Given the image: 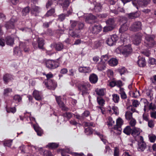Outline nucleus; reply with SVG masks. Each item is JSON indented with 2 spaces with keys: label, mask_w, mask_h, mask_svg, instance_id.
Segmentation results:
<instances>
[{
  "label": "nucleus",
  "mask_w": 156,
  "mask_h": 156,
  "mask_svg": "<svg viewBox=\"0 0 156 156\" xmlns=\"http://www.w3.org/2000/svg\"><path fill=\"white\" fill-rule=\"evenodd\" d=\"M97 69L99 71H102L105 69L106 64L105 62L103 61H101L97 66Z\"/></svg>",
  "instance_id": "f3484780"
},
{
  "label": "nucleus",
  "mask_w": 156,
  "mask_h": 156,
  "mask_svg": "<svg viewBox=\"0 0 156 156\" xmlns=\"http://www.w3.org/2000/svg\"><path fill=\"white\" fill-rule=\"evenodd\" d=\"M55 98L56 101L59 107L63 106L64 103L62 101L61 97L60 96H55Z\"/></svg>",
  "instance_id": "f704fd0d"
},
{
  "label": "nucleus",
  "mask_w": 156,
  "mask_h": 156,
  "mask_svg": "<svg viewBox=\"0 0 156 156\" xmlns=\"http://www.w3.org/2000/svg\"><path fill=\"white\" fill-rule=\"evenodd\" d=\"M90 114V112L89 111L85 110L81 115L77 112H76L73 115L74 117L76 119L79 121L82 122L84 120L85 118L89 116Z\"/></svg>",
  "instance_id": "1a4fd4ad"
},
{
  "label": "nucleus",
  "mask_w": 156,
  "mask_h": 156,
  "mask_svg": "<svg viewBox=\"0 0 156 156\" xmlns=\"http://www.w3.org/2000/svg\"><path fill=\"white\" fill-rule=\"evenodd\" d=\"M102 6L100 3H97L94 6V10L96 12H98L101 11Z\"/></svg>",
  "instance_id": "58836bf2"
},
{
  "label": "nucleus",
  "mask_w": 156,
  "mask_h": 156,
  "mask_svg": "<svg viewBox=\"0 0 156 156\" xmlns=\"http://www.w3.org/2000/svg\"><path fill=\"white\" fill-rule=\"evenodd\" d=\"M127 109L129 110H130V111H131L130 112V111H128L126 112L125 114L126 119L127 120H129L133 118V113L135 112L136 109L135 108H134L132 106H130L128 107Z\"/></svg>",
  "instance_id": "ddd939ff"
},
{
  "label": "nucleus",
  "mask_w": 156,
  "mask_h": 156,
  "mask_svg": "<svg viewBox=\"0 0 156 156\" xmlns=\"http://www.w3.org/2000/svg\"><path fill=\"white\" fill-rule=\"evenodd\" d=\"M115 27H112V26L107 25L104 27L103 31L104 32H108L112 30Z\"/></svg>",
  "instance_id": "a18cd8bd"
},
{
  "label": "nucleus",
  "mask_w": 156,
  "mask_h": 156,
  "mask_svg": "<svg viewBox=\"0 0 156 156\" xmlns=\"http://www.w3.org/2000/svg\"><path fill=\"white\" fill-rule=\"evenodd\" d=\"M54 47L56 51H59L63 48L64 45L62 43L58 42L55 43L54 44Z\"/></svg>",
  "instance_id": "5701e85b"
},
{
  "label": "nucleus",
  "mask_w": 156,
  "mask_h": 156,
  "mask_svg": "<svg viewBox=\"0 0 156 156\" xmlns=\"http://www.w3.org/2000/svg\"><path fill=\"white\" fill-rule=\"evenodd\" d=\"M73 30L71 29L69 31L70 36L74 38L79 37V31Z\"/></svg>",
  "instance_id": "b1692460"
},
{
  "label": "nucleus",
  "mask_w": 156,
  "mask_h": 156,
  "mask_svg": "<svg viewBox=\"0 0 156 156\" xmlns=\"http://www.w3.org/2000/svg\"><path fill=\"white\" fill-rule=\"evenodd\" d=\"M5 41L7 44L12 46L14 43V39L10 36H8L5 38Z\"/></svg>",
  "instance_id": "6ab92c4d"
},
{
  "label": "nucleus",
  "mask_w": 156,
  "mask_h": 156,
  "mask_svg": "<svg viewBox=\"0 0 156 156\" xmlns=\"http://www.w3.org/2000/svg\"><path fill=\"white\" fill-rule=\"evenodd\" d=\"M44 156H53L51 152L49 150H45L43 153Z\"/></svg>",
  "instance_id": "052dcab7"
},
{
  "label": "nucleus",
  "mask_w": 156,
  "mask_h": 156,
  "mask_svg": "<svg viewBox=\"0 0 156 156\" xmlns=\"http://www.w3.org/2000/svg\"><path fill=\"white\" fill-rule=\"evenodd\" d=\"M38 47L40 49H42L44 44V40L41 38H38L37 40Z\"/></svg>",
  "instance_id": "a878e982"
},
{
  "label": "nucleus",
  "mask_w": 156,
  "mask_h": 156,
  "mask_svg": "<svg viewBox=\"0 0 156 156\" xmlns=\"http://www.w3.org/2000/svg\"><path fill=\"white\" fill-rule=\"evenodd\" d=\"M97 103L100 105L99 106H103L105 104V101L102 98L97 97Z\"/></svg>",
  "instance_id": "c9c22d12"
},
{
  "label": "nucleus",
  "mask_w": 156,
  "mask_h": 156,
  "mask_svg": "<svg viewBox=\"0 0 156 156\" xmlns=\"http://www.w3.org/2000/svg\"><path fill=\"white\" fill-rule=\"evenodd\" d=\"M12 140H6L4 142L3 144L5 146L10 147L12 145Z\"/></svg>",
  "instance_id": "de8ad7c7"
},
{
  "label": "nucleus",
  "mask_w": 156,
  "mask_h": 156,
  "mask_svg": "<svg viewBox=\"0 0 156 156\" xmlns=\"http://www.w3.org/2000/svg\"><path fill=\"white\" fill-rule=\"evenodd\" d=\"M97 134L99 136L101 140L103 142L104 144H105L106 143L107 140L104 138L102 134H101L100 133H97Z\"/></svg>",
  "instance_id": "680f3d73"
},
{
  "label": "nucleus",
  "mask_w": 156,
  "mask_h": 156,
  "mask_svg": "<svg viewBox=\"0 0 156 156\" xmlns=\"http://www.w3.org/2000/svg\"><path fill=\"white\" fill-rule=\"evenodd\" d=\"M119 150L117 147L114 148V156H119Z\"/></svg>",
  "instance_id": "338daca9"
},
{
  "label": "nucleus",
  "mask_w": 156,
  "mask_h": 156,
  "mask_svg": "<svg viewBox=\"0 0 156 156\" xmlns=\"http://www.w3.org/2000/svg\"><path fill=\"white\" fill-rule=\"evenodd\" d=\"M12 19L7 22L5 24V26L7 29H13L14 28V21H13Z\"/></svg>",
  "instance_id": "4be33fe9"
},
{
  "label": "nucleus",
  "mask_w": 156,
  "mask_h": 156,
  "mask_svg": "<svg viewBox=\"0 0 156 156\" xmlns=\"http://www.w3.org/2000/svg\"><path fill=\"white\" fill-rule=\"evenodd\" d=\"M59 146V144L55 143H50L46 146V147H48L50 149H55Z\"/></svg>",
  "instance_id": "473e14b6"
},
{
  "label": "nucleus",
  "mask_w": 156,
  "mask_h": 156,
  "mask_svg": "<svg viewBox=\"0 0 156 156\" xmlns=\"http://www.w3.org/2000/svg\"><path fill=\"white\" fill-rule=\"evenodd\" d=\"M123 121L122 119L120 118H118L116 121V124L117 125L119 126L120 128H121V127L122 125L123 124Z\"/></svg>",
  "instance_id": "3c124183"
},
{
  "label": "nucleus",
  "mask_w": 156,
  "mask_h": 156,
  "mask_svg": "<svg viewBox=\"0 0 156 156\" xmlns=\"http://www.w3.org/2000/svg\"><path fill=\"white\" fill-rule=\"evenodd\" d=\"M30 9L31 14L32 16H38L40 12V7L34 4H31Z\"/></svg>",
  "instance_id": "9d476101"
},
{
  "label": "nucleus",
  "mask_w": 156,
  "mask_h": 156,
  "mask_svg": "<svg viewBox=\"0 0 156 156\" xmlns=\"http://www.w3.org/2000/svg\"><path fill=\"white\" fill-rule=\"evenodd\" d=\"M129 30L133 31H136V22H134L129 27Z\"/></svg>",
  "instance_id": "603ef678"
},
{
  "label": "nucleus",
  "mask_w": 156,
  "mask_h": 156,
  "mask_svg": "<svg viewBox=\"0 0 156 156\" xmlns=\"http://www.w3.org/2000/svg\"><path fill=\"white\" fill-rule=\"evenodd\" d=\"M30 11V9L29 6H26L23 9L22 11V15L26 16L29 13Z\"/></svg>",
  "instance_id": "7c9ffc66"
},
{
  "label": "nucleus",
  "mask_w": 156,
  "mask_h": 156,
  "mask_svg": "<svg viewBox=\"0 0 156 156\" xmlns=\"http://www.w3.org/2000/svg\"><path fill=\"white\" fill-rule=\"evenodd\" d=\"M43 75L45 76L46 77V79H45L44 81L46 82L52 80L51 78L53 77V75L51 72L47 74L45 73H43Z\"/></svg>",
  "instance_id": "2f4dec72"
},
{
  "label": "nucleus",
  "mask_w": 156,
  "mask_h": 156,
  "mask_svg": "<svg viewBox=\"0 0 156 156\" xmlns=\"http://www.w3.org/2000/svg\"><path fill=\"white\" fill-rule=\"evenodd\" d=\"M128 29V27L126 24H124L121 26L119 29V31L120 33L124 32Z\"/></svg>",
  "instance_id": "c03bdc74"
},
{
  "label": "nucleus",
  "mask_w": 156,
  "mask_h": 156,
  "mask_svg": "<svg viewBox=\"0 0 156 156\" xmlns=\"http://www.w3.org/2000/svg\"><path fill=\"white\" fill-rule=\"evenodd\" d=\"M118 71L120 75H122V74H124L126 73L127 71V70L125 67H122L119 69H118Z\"/></svg>",
  "instance_id": "8fccbe9b"
},
{
  "label": "nucleus",
  "mask_w": 156,
  "mask_h": 156,
  "mask_svg": "<svg viewBox=\"0 0 156 156\" xmlns=\"http://www.w3.org/2000/svg\"><path fill=\"white\" fill-rule=\"evenodd\" d=\"M55 12L54 9L52 8L48 11L46 14L44 16L43 18L48 17L50 16H51Z\"/></svg>",
  "instance_id": "72a5a7b5"
},
{
  "label": "nucleus",
  "mask_w": 156,
  "mask_h": 156,
  "mask_svg": "<svg viewBox=\"0 0 156 156\" xmlns=\"http://www.w3.org/2000/svg\"><path fill=\"white\" fill-rule=\"evenodd\" d=\"M118 39V37L115 35H113L108 37L106 41V43L108 45L112 46L115 45Z\"/></svg>",
  "instance_id": "9b49d317"
},
{
  "label": "nucleus",
  "mask_w": 156,
  "mask_h": 156,
  "mask_svg": "<svg viewBox=\"0 0 156 156\" xmlns=\"http://www.w3.org/2000/svg\"><path fill=\"white\" fill-rule=\"evenodd\" d=\"M142 36L143 34L141 33L140 32L137 33V44L140 43Z\"/></svg>",
  "instance_id": "4d7b16f0"
},
{
  "label": "nucleus",
  "mask_w": 156,
  "mask_h": 156,
  "mask_svg": "<svg viewBox=\"0 0 156 156\" xmlns=\"http://www.w3.org/2000/svg\"><path fill=\"white\" fill-rule=\"evenodd\" d=\"M148 137L150 142L152 143L154 142L156 139V136L153 134L149 135Z\"/></svg>",
  "instance_id": "864d4df0"
},
{
  "label": "nucleus",
  "mask_w": 156,
  "mask_h": 156,
  "mask_svg": "<svg viewBox=\"0 0 156 156\" xmlns=\"http://www.w3.org/2000/svg\"><path fill=\"white\" fill-rule=\"evenodd\" d=\"M63 116L66 117L68 119H70L73 116L71 113L70 112H66L63 114Z\"/></svg>",
  "instance_id": "bf43d9fd"
},
{
  "label": "nucleus",
  "mask_w": 156,
  "mask_h": 156,
  "mask_svg": "<svg viewBox=\"0 0 156 156\" xmlns=\"http://www.w3.org/2000/svg\"><path fill=\"white\" fill-rule=\"evenodd\" d=\"M90 86V85L89 82H85L79 83L77 85V87L79 93H81V95L84 97L88 94V91Z\"/></svg>",
  "instance_id": "f03ea898"
},
{
  "label": "nucleus",
  "mask_w": 156,
  "mask_h": 156,
  "mask_svg": "<svg viewBox=\"0 0 156 156\" xmlns=\"http://www.w3.org/2000/svg\"><path fill=\"white\" fill-rule=\"evenodd\" d=\"M148 107L149 110H154L156 109V106L154 104H153L151 102L149 104Z\"/></svg>",
  "instance_id": "69168bd1"
},
{
  "label": "nucleus",
  "mask_w": 156,
  "mask_h": 156,
  "mask_svg": "<svg viewBox=\"0 0 156 156\" xmlns=\"http://www.w3.org/2000/svg\"><path fill=\"white\" fill-rule=\"evenodd\" d=\"M85 132L87 135L91 134L93 133V130L91 128L88 127L85 129Z\"/></svg>",
  "instance_id": "5fc2aeb1"
},
{
  "label": "nucleus",
  "mask_w": 156,
  "mask_h": 156,
  "mask_svg": "<svg viewBox=\"0 0 156 156\" xmlns=\"http://www.w3.org/2000/svg\"><path fill=\"white\" fill-rule=\"evenodd\" d=\"M52 0H48L46 5V8L47 9L49 8L52 4Z\"/></svg>",
  "instance_id": "774afa93"
},
{
  "label": "nucleus",
  "mask_w": 156,
  "mask_h": 156,
  "mask_svg": "<svg viewBox=\"0 0 156 156\" xmlns=\"http://www.w3.org/2000/svg\"><path fill=\"white\" fill-rule=\"evenodd\" d=\"M21 48L20 47H15L13 49V54L16 55H17L20 56L21 55Z\"/></svg>",
  "instance_id": "c756f323"
},
{
  "label": "nucleus",
  "mask_w": 156,
  "mask_h": 156,
  "mask_svg": "<svg viewBox=\"0 0 156 156\" xmlns=\"http://www.w3.org/2000/svg\"><path fill=\"white\" fill-rule=\"evenodd\" d=\"M12 92L11 88H7L4 89L3 94L5 97H7L11 96V94Z\"/></svg>",
  "instance_id": "412c9836"
},
{
  "label": "nucleus",
  "mask_w": 156,
  "mask_h": 156,
  "mask_svg": "<svg viewBox=\"0 0 156 156\" xmlns=\"http://www.w3.org/2000/svg\"><path fill=\"white\" fill-rule=\"evenodd\" d=\"M124 88H121L119 89V94L121 96V98L122 99H126L127 97Z\"/></svg>",
  "instance_id": "e433bc0d"
},
{
  "label": "nucleus",
  "mask_w": 156,
  "mask_h": 156,
  "mask_svg": "<svg viewBox=\"0 0 156 156\" xmlns=\"http://www.w3.org/2000/svg\"><path fill=\"white\" fill-rule=\"evenodd\" d=\"M138 140V147L137 149L139 151H143L146 149V144L144 141L143 138L141 136H137Z\"/></svg>",
  "instance_id": "423d86ee"
},
{
  "label": "nucleus",
  "mask_w": 156,
  "mask_h": 156,
  "mask_svg": "<svg viewBox=\"0 0 156 156\" xmlns=\"http://www.w3.org/2000/svg\"><path fill=\"white\" fill-rule=\"evenodd\" d=\"M46 67L48 69L51 70L55 69L59 66V63L56 60H48L45 62Z\"/></svg>",
  "instance_id": "20e7f679"
},
{
  "label": "nucleus",
  "mask_w": 156,
  "mask_h": 156,
  "mask_svg": "<svg viewBox=\"0 0 156 156\" xmlns=\"http://www.w3.org/2000/svg\"><path fill=\"white\" fill-rule=\"evenodd\" d=\"M155 37V36L152 35H147L146 36L145 43L147 47H152L156 44V42L154 40Z\"/></svg>",
  "instance_id": "0eeeda50"
},
{
  "label": "nucleus",
  "mask_w": 156,
  "mask_h": 156,
  "mask_svg": "<svg viewBox=\"0 0 156 156\" xmlns=\"http://www.w3.org/2000/svg\"><path fill=\"white\" fill-rule=\"evenodd\" d=\"M71 30L79 31L83 29L84 24L80 22L73 21L71 22Z\"/></svg>",
  "instance_id": "39448f33"
},
{
  "label": "nucleus",
  "mask_w": 156,
  "mask_h": 156,
  "mask_svg": "<svg viewBox=\"0 0 156 156\" xmlns=\"http://www.w3.org/2000/svg\"><path fill=\"white\" fill-rule=\"evenodd\" d=\"M83 123L84 126L85 127H90V126H94V123L92 122H84Z\"/></svg>",
  "instance_id": "0e129e2a"
},
{
  "label": "nucleus",
  "mask_w": 156,
  "mask_h": 156,
  "mask_svg": "<svg viewBox=\"0 0 156 156\" xmlns=\"http://www.w3.org/2000/svg\"><path fill=\"white\" fill-rule=\"evenodd\" d=\"M43 83L48 89L51 90H54L57 86L56 82L54 79L46 82L44 81Z\"/></svg>",
  "instance_id": "6e6552de"
},
{
  "label": "nucleus",
  "mask_w": 156,
  "mask_h": 156,
  "mask_svg": "<svg viewBox=\"0 0 156 156\" xmlns=\"http://www.w3.org/2000/svg\"><path fill=\"white\" fill-rule=\"evenodd\" d=\"M102 30L101 26L100 25H95L93 27H89L88 32L90 34H97Z\"/></svg>",
  "instance_id": "f8f14e48"
},
{
  "label": "nucleus",
  "mask_w": 156,
  "mask_h": 156,
  "mask_svg": "<svg viewBox=\"0 0 156 156\" xmlns=\"http://www.w3.org/2000/svg\"><path fill=\"white\" fill-rule=\"evenodd\" d=\"M20 47L21 48V49H23L25 52H28L30 51V49L29 48L27 47L25 43H22L20 44Z\"/></svg>",
  "instance_id": "37998d69"
},
{
  "label": "nucleus",
  "mask_w": 156,
  "mask_h": 156,
  "mask_svg": "<svg viewBox=\"0 0 156 156\" xmlns=\"http://www.w3.org/2000/svg\"><path fill=\"white\" fill-rule=\"evenodd\" d=\"M98 80V76L94 73H92L89 76V81L92 84L96 83L97 82Z\"/></svg>",
  "instance_id": "dca6fc26"
},
{
  "label": "nucleus",
  "mask_w": 156,
  "mask_h": 156,
  "mask_svg": "<svg viewBox=\"0 0 156 156\" xmlns=\"http://www.w3.org/2000/svg\"><path fill=\"white\" fill-rule=\"evenodd\" d=\"M33 95L36 100H41L42 95L41 93L39 91L36 90H34L33 93Z\"/></svg>",
  "instance_id": "2eb2a0df"
},
{
  "label": "nucleus",
  "mask_w": 156,
  "mask_h": 156,
  "mask_svg": "<svg viewBox=\"0 0 156 156\" xmlns=\"http://www.w3.org/2000/svg\"><path fill=\"white\" fill-rule=\"evenodd\" d=\"M107 25L112 26L115 27V19L114 18H109L106 21Z\"/></svg>",
  "instance_id": "c85d7f7f"
},
{
  "label": "nucleus",
  "mask_w": 156,
  "mask_h": 156,
  "mask_svg": "<svg viewBox=\"0 0 156 156\" xmlns=\"http://www.w3.org/2000/svg\"><path fill=\"white\" fill-rule=\"evenodd\" d=\"M112 100L115 103H119L120 100L119 96L117 94H115L112 95Z\"/></svg>",
  "instance_id": "ea45409f"
},
{
  "label": "nucleus",
  "mask_w": 156,
  "mask_h": 156,
  "mask_svg": "<svg viewBox=\"0 0 156 156\" xmlns=\"http://www.w3.org/2000/svg\"><path fill=\"white\" fill-rule=\"evenodd\" d=\"M123 85V83L120 80H119L116 81V86L117 87L119 88V89L121 88H123L121 87Z\"/></svg>",
  "instance_id": "6e6d98bb"
},
{
  "label": "nucleus",
  "mask_w": 156,
  "mask_h": 156,
  "mask_svg": "<svg viewBox=\"0 0 156 156\" xmlns=\"http://www.w3.org/2000/svg\"><path fill=\"white\" fill-rule=\"evenodd\" d=\"M34 128L38 136H41L43 133L42 130L41 128L37 125H34Z\"/></svg>",
  "instance_id": "bb28decb"
},
{
  "label": "nucleus",
  "mask_w": 156,
  "mask_h": 156,
  "mask_svg": "<svg viewBox=\"0 0 156 156\" xmlns=\"http://www.w3.org/2000/svg\"><path fill=\"white\" fill-rule=\"evenodd\" d=\"M13 100L16 103H18L22 101V97L19 95L16 94L14 96Z\"/></svg>",
  "instance_id": "79ce46f5"
},
{
  "label": "nucleus",
  "mask_w": 156,
  "mask_h": 156,
  "mask_svg": "<svg viewBox=\"0 0 156 156\" xmlns=\"http://www.w3.org/2000/svg\"><path fill=\"white\" fill-rule=\"evenodd\" d=\"M116 51L122 54L125 57H128L132 52L131 45L129 44L123 47L120 46L116 49Z\"/></svg>",
  "instance_id": "f257e3e1"
},
{
  "label": "nucleus",
  "mask_w": 156,
  "mask_h": 156,
  "mask_svg": "<svg viewBox=\"0 0 156 156\" xmlns=\"http://www.w3.org/2000/svg\"><path fill=\"white\" fill-rule=\"evenodd\" d=\"M78 70L80 72L84 73H89L91 71L90 67L87 66H80Z\"/></svg>",
  "instance_id": "4468645a"
},
{
  "label": "nucleus",
  "mask_w": 156,
  "mask_h": 156,
  "mask_svg": "<svg viewBox=\"0 0 156 156\" xmlns=\"http://www.w3.org/2000/svg\"><path fill=\"white\" fill-rule=\"evenodd\" d=\"M108 125L110 126H112L115 123V122L113 120L112 118L111 117L108 118V121L107 122Z\"/></svg>",
  "instance_id": "09e8293b"
},
{
  "label": "nucleus",
  "mask_w": 156,
  "mask_h": 156,
  "mask_svg": "<svg viewBox=\"0 0 156 156\" xmlns=\"http://www.w3.org/2000/svg\"><path fill=\"white\" fill-rule=\"evenodd\" d=\"M109 65L112 66H114L117 65L118 60L115 58H112L108 61Z\"/></svg>",
  "instance_id": "393cba45"
},
{
  "label": "nucleus",
  "mask_w": 156,
  "mask_h": 156,
  "mask_svg": "<svg viewBox=\"0 0 156 156\" xmlns=\"http://www.w3.org/2000/svg\"><path fill=\"white\" fill-rule=\"evenodd\" d=\"M12 78V77L11 75L7 73L4 75L3 79L4 83L5 84H7L8 82L11 80Z\"/></svg>",
  "instance_id": "aec40b11"
},
{
  "label": "nucleus",
  "mask_w": 156,
  "mask_h": 156,
  "mask_svg": "<svg viewBox=\"0 0 156 156\" xmlns=\"http://www.w3.org/2000/svg\"><path fill=\"white\" fill-rule=\"evenodd\" d=\"M123 132L127 135L130 134L134 137L135 140H136V128H131L129 126H127L124 129Z\"/></svg>",
  "instance_id": "7ed1b4c3"
},
{
  "label": "nucleus",
  "mask_w": 156,
  "mask_h": 156,
  "mask_svg": "<svg viewBox=\"0 0 156 156\" xmlns=\"http://www.w3.org/2000/svg\"><path fill=\"white\" fill-rule=\"evenodd\" d=\"M95 91L97 95L101 96H103L105 94V88H97Z\"/></svg>",
  "instance_id": "a211bd4d"
},
{
  "label": "nucleus",
  "mask_w": 156,
  "mask_h": 156,
  "mask_svg": "<svg viewBox=\"0 0 156 156\" xmlns=\"http://www.w3.org/2000/svg\"><path fill=\"white\" fill-rule=\"evenodd\" d=\"M127 15L129 19H134L136 17V11L127 14Z\"/></svg>",
  "instance_id": "49530a36"
},
{
  "label": "nucleus",
  "mask_w": 156,
  "mask_h": 156,
  "mask_svg": "<svg viewBox=\"0 0 156 156\" xmlns=\"http://www.w3.org/2000/svg\"><path fill=\"white\" fill-rule=\"evenodd\" d=\"M70 2V0H64L62 5L63 10H67Z\"/></svg>",
  "instance_id": "cd10ccee"
},
{
  "label": "nucleus",
  "mask_w": 156,
  "mask_h": 156,
  "mask_svg": "<svg viewBox=\"0 0 156 156\" xmlns=\"http://www.w3.org/2000/svg\"><path fill=\"white\" fill-rule=\"evenodd\" d=\"M66 16H67L66 15L62 13L58 16V20L60 21H62L65 20Z\"/></svg>",
  "instance_id": "13d9d810"
},
{
  "label": "nucleus",
  "mask_w": 156,
  "mask_h": 156,
  "mask_svg": "<svg viewBox=\"0 0 156 156\" xmlns=\"http://www.w3.org/2000/svg\"><path fill=\"white\" fill-rule=\"evenodd\" d=\"M145 59L142 58L139 59L137 63L140 67H143L145 65Z\"/></svg>",
  "instance_id": "4c0bfd02"
},
{
  "label": "nucleus",
  "mask_w": 156,
  "mask_h": 156,
  "mask_svg": "<svg viewBox=\"0 0 156 156\" xmlns=\"http://www.w3.org/2000/svg\"><path fill=\"white\" fill-rule=\"evenodd\" d=\"M129 124L130 125V126H131L132 128L135 127V126L136 124V120L135 119H131V120L129 122Z\"/></svg>",
  "instance_id": "e2e57ef3"
},
{
  "label": "nucleus",
  "mask_w": 156,
  "mask_h": 156,
  "mask_svg": "<svg viewBox=\"0 0 156 156\" xmlns=\"http://www.w3.org/2000/svg\"><path fill=\"white\" fill-rule=\"evenodd\" d=\"M5 108L8 113L12 112L13 113H14L16 111V108L15 107L10 108L9 107L7 106H6L5 107Z\"/></svg>",
  "instance_id": "a19ab883"
}]
</instances>
